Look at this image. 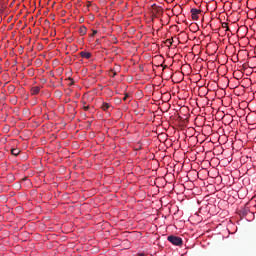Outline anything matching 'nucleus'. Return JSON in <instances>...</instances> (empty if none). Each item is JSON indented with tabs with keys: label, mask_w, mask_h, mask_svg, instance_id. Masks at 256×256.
Wrapping results in <instances>:
<instances>
[{
	"label": "nucleus",
	"mask_w": 256,
	"mask_h": 256,
	"mask_svg": "<svg viewBox=\"0 0 256 256\" xmlns=\"http://www.w3.org/2000/svg\"><path fill=\"white\" fill-rule=\"evenodd\" d=\"M70 83L68 84L70 87L75 85V80L73 78H69Z\"/></svg>",
	"instance_id": "nucleus-11"
},
{
	"label": "nucleus",
	"mask_w": 256,
	"mask_h": 256,
	"mask_svg": "<svg viewBox=\"0 0 256 256\" xmlns=\"http://www.w3.org/2000/svg\"><path fill=\"white\" fill-rule=\"evenodd\" d=\"M109 107H111V105H109V103L103 102V104H102L103 111H107L109 109Z\"/></svg>",
	"instance_id": "nucleus-6"
},
{
	"label": "nucleus",
	"mask_w": 256,
	"mask_h": 256,
	"mask_svg": "<svg viewBox=\"0 0 256 256\" xmlns=\"http://www.w3.org/2000/svg\"><path fill=\"white\" fill-rule=\"evenodd\" d=\"M41 91V87L34 86L31 88V95H39V92Z\"/></svg>",
	"instance_id": "nucleus-4"
},
{
	"label": "nucleus",
	"mask_w": 256,
	"mask_h": 256,
	"mask_svg": "<svg viewBox=\"0 0 256 256\" xmlns=\"http://www.w3.org/2000/svg\"><path fill=\"white\" fill-rule=\"evenodd\" d=\"M73 47H74L75 49H77V46H76V45H74Z\"/></svg>",
	"instance_id": "nucleus-19"
},
{
	"label": "nucleus",
	"mask_w": 256,
	"mask_h": 256,
	"mask_svg": "<svg viewBox=\"0 0 256 256\" xmlns=\"http://www.w3.org/2000/svg\"><path fill=\"white\" fill-rule=\"evenodd\" d=\"M67 42H68V43H73V37H71V36L68 37V38H67Z\"/></svg>",
	"instance_id": "nucleus-12"
},
{
	"label": "nucleus",
	"mask_w": 256,
	"mask_h": 256,
	"mask_svg": "<svg viewBox=\"0 0 256 256\" xmlns=\"http://www.w3.org/2000/svg\"><path fill=\"white\" fill-rule=\"evenodd\" d=\"M79 33H80V35H87V27H85V26H81L80 28H79Z\"/></svg>",
	"instance_id": "nucleus-5"
},
{
	"label": "nucleus",
	"mask_w": 256,
	"mask_h": 256,
	"mask_svg": "<svg viewBox=\"0 0 256 256\" xmlns=\"http://www.w3.org/2000/svg\"><path fill=\"white\" fill-rule=\"evenodd\" d=\"M83 109L84 111H89V106H84Z\"/></svg>",
	"instance_id": "nucleus-16"
},
{
	"label": "nucleus",
	"mask_w": 256,
	"mask_h": 256,
	"mask_svg": "<svg viewBox=\"0 0 256 256\" xmlns=\"http://www.w3.org/2000/svg\"><path fill=\"white\" fill-rule=\"evenodd\" d=\"M165 43L168 47H171V45H173V39H167Z\"/></svg>",
	"instance_id": "nucleus-9"
},
{
	"label": "nucleus",
	"mask_w": 256,
	"mask_h": 256,
	"mask_svg": "<svg viewBox=\"0 0 256 256\" xmlns=\"http://www.w3.org/2000/svg\"><path fill=\"white\" fill-rule=\"evenodd\" d=\"M222 27L223 29H226V31H229V24H227L226 22L222 23Z\"/></svg>",
	"instance_id": "nucleus-10"
},
{
	"label": "nucleus",
	"mask_w": 256,
	"mask_h": 256,
	"mask_svg": "<svg viewBox=\"0 0 256 256\" xmlns=\"http://www.w3.org/2000/svg\"><path fill=\"white\" fill-rule=\"evenodd\" d=\"M128 97H129V94H125V96L123 97V101H127Z\"/></svg>",
	"instance_id": "nucleus-14"
},
{
	"label": "nucleus",
	"mask_w": 256,
	"mask_h": 256,
	"mask_svg": "<svg viewBox=\"0 0 256 256\" xmlns=\"http://www.w3.org/2000/svg\"><path fill=\"white\" fill-rule=\"evenodd\" d=\"M111 73H112V77H115V75H117V71H115V69H112Z\"/></svg>",
	"instance_id": "nucleus-13"
},
{
	"label": "nucleus",
	"mask_w": 256,
	"mask_h": 256,
	"mask_svg": "<svg viewBox=\"0 0 256 256\" xmlns=\"http://www.w3.org/2000/svg\"><path fill=\"white\" fill-rule=\"evenodd\" d=\"M11 153H12V155L17 156V155H19V153H21V151L18 148H14L11 150Z\"/></svg>",
	"instance_id": "nucleus-7"
},
{
	"label": "nucleus",
	"mask_w": 256,
	"mask_h": 256,
	"mask_svg": "<svg viewBox=\"0 0 256 256\" xmlns=\"http://www.w3.org/2000/svg\"><path fill=\"white\" fill-rule=\"evenodd\" d=\"M94 35H97V30H93L92 37H94Z\"/></svg>",
	"instance_id": "nucleus-15"
},
{
	"label": "nucleus",
	"mask_w": 256,
	"mask_h": 256,
	"mask_svg": "<svg viewBox=\"0 0 256 256\" xmlns=\"http://www.w3.org/2000/svg\"><path fill=\"white\" fill-rule=\"evenodd\" d=\"M199 14H201V10L197 8L191 9V16L194 21H197L199 19Z\"/></svg>",
	"instance_id": "nucleus-2"
},
{
	"label": "nucleus",
	"mask_w": 256,
	"mask_h": 256,
	"mask_svg": "<svg viewBox=\"0 0 256 256\" xmlns=\"http://www.w3.org/2000/svg\"><path fill=\"white\" fill-rule=\"evenodd\" d=\"M168 241L177 247H181V245H183V239L179 236L170 235L168 236Z\"/></svg>",
	"instance_id": "nucleus-1"
},
{
	"label": "nucleus",
	"mask_w": 256,
	"mask_h": 256,
	"mask_svg": "<svg viewBox=\"0 0 256 256\" xmlns=\"http://www.w3.org/2000/svg\"><path fill=\"white\" fill-rule=\"evenodd\" d=\"M50 76L54 77V76H55V74H53V72H50Z\"/></svg>",
	"instance_id": "nucleus-17"
},
{
	"label": "nucleus",
	"mask_w": 256,
	"mask_h": 256,
	"mask_svg": "<svg viewBox=\"0 0 256 256\" xmlns=\"http://www.w3.org/2000/svg\"><path fill=\"white\" fill-rule=\"evenodd\" d=\"M137 256H145V254H143V253H140V254H138Z\"/></svg>",
	"instance_id": "nucleus-18"
},
{
	"label": "nucleus",
	"mask_w": 256,
	"mask_h": 256,
	"mask_svg": "<svg viewBox=\"0 0 256 256\" xmlns=\"http://www.w3.org/2000/svg\"><path fill=\"white\" fill-rule=\"evenodd\" d=\"M80 57H82V59H91L92 55L90 52L82 51L80 52Z\"/></svg>",
	"instance_id": "nucleus-3"
},
{
	"label": "nucleus",
	"mask_w": 256,
	"mask_h": 256,
	"mask_svg": "<svg viewBox=\"0 0 256 256\" xmlns=\"http://www.w3.org/2000/svg\"><path fill=\"white\" fill-rule=\"evenodd\" d=\"M8 91H9V93H15V86L14 85H9L8 86Z\"/></svg>",
	"instance_id": "nucleus-8"
}]
</instances>
